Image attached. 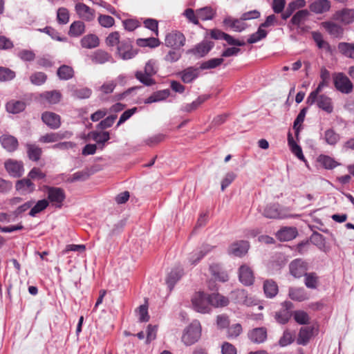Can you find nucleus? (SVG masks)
<instances>
[{
  "label": "nucleus",
  "mask_w": 354,
  "mask_h": 354,
  "mask_svg": "<svg viewBox=\"0 0 354 354\" xmlns=\"http://www.w3.org/2000/svg\"><path fill=\"white\" fill-rule=\"evenodd\" d=\"M8 112L16 114L23 111L26 108V103L19 100H11L6 106Z\"/></svg>",
  "instance_id": "43"
},
{
  "label": "nucleus",
  "mask_w": 354,
  "mask_h": 354,
  "mask_svg": "<svg viewBox=\"0 0 354 354\" xmlns=\"http://www.w3.org/2000/svg\"><path fill=\"white\" fill-rule=\"evenodd\" d=\"M214 46V44L213 41L205 40L198 44L195 48L192 50V52L194 55L203 57L209 52Z\"/></svg>",
  "instance_id": "30"
},
{
  "label": "nucleus",
  "mask_w": 354,
  "mask_h": 354,
  "mask_svg": "<svg viewBox=\"0 0 354 354\" xmlns=\"http://www.w3.org/2000/svg\"><path fill=\"white\" fill-rule=\"evenodd\" d=\"M46 80L47 75L43 72H36L30 76L31 83L37 86L44 84Z\"/></svg>",
  "instance_id": "62"
},
{
  "label": "nucleus",
  "mask_w": 354,
  "mask_h": 354,
  "mask_svg": "<svg viewBox=\"0 0 354 354\" xmlns=\"http://www.w3.org/2000/svg\"><path fill=\"white\" fill-rule=\"evenodd\" d=\"M289 270L294 277L300 278L307 273L308 263L301 259H295L289 264Z\"/></svg>",
  "instance_id": "10"
},
{
  "label": "nucleus",
  "mask_w": 354,
  "mask_h": 354,
  "mask_svg": "<svg viewBox=\"0 0 354 354\" xmlns=\"http://www.w3.org/2000/svg\"><path fill=\"white\" fill-rule=\"evenodd\" d=\"M182 81L188 84L194 80L198 75V70L192 67H189L180 73Z\"/></svg>",
  "instance_id": "39"
},
{
  "label": "nucleus",
  "mask_w": 354,
  "mask_h": 354,
  "mask_svg": "<svg viewBox=\"0 0 354 354\" xmlns=\"http://www.w3.org/2000/svg\"><path fill=\"white\" fill-rule=\"evenodd\" d=\"M75 11L78 16L82 19L91 21L95 19V10L91 8L83 3H78L75 5Z\"/></svg>",
  "instance_id": "17"
},
{
  "label": "nucleus",
  "mask_w": 354,
  "mask_h": 354,
  "mask_svg": "<svg viewBox=\"0 0 354 354\" xmlns=\"http://www.w3.org/2000/svg\"><path fill=\"white\" fill-rule=\"evenodd\" d=\"M185 35L179 31H172L168 33L165 39V45L174 49H178L185 44Z\"/></svg>",
  "instance_id": "7"
},
{
  "label": "nucleus",
  "mask_w": 354,
  "mask_h": 354,
  "mask_svg": "<svg viewBox=\"0 0 354 354\" xmlns=\"http://www.w3.org/2000/svg\"><path fill=\"white\" fill-rule=\"evenodd\" d=\"M92 62L97 64H103L110 62L111 56L106 52L103 50H97L91 56Z\"/></svg>",
  "instance_id": "42"
},
{
  "label": "nucleus",
  "mask_w": 354,
  "mask_h": 354,
  "mask_svg": "<svg viewBox=\"0 0 354 354\" xmlns=\"http://www.w3.org/2000/svg\"><path fill=\"white\" fill-rule=\"evenodd\" d=\"M156 73L155 64L150 60L146 64L144 72L137 71L135 76L143 84L151 86L156 84V81L151 78V76Z\"/></svg>",
  "instance_id": "5"
},
{
  "label": "nucleus",
  "mask_w": 354,
  "mask_h": 354,
  "mask_svg": "<svg viewBox=\"0 0 354 354\" xmlns=\"http://www.w3.org/2000/svg\"><path fill=\"white\" fill-rule=\"evenodd\" d=\"M295 339V333L290 330H286L279 339L281 346H286L292 344Z\"/></svg>",
  "instance_id": "57"
},
{
  "label": "nucleus",
  "mask_w": 354,
  "mask_h": 354,
  "mask_svg": "<svg viewBox=\"0 0 354 354\" xmlns=\"http://www.w3.org/2000/svg\"><path fill=\"white\" fill-rule=\"evenodd\" d=\"M321 25L333 37L339 38L343 35L344 29L335 23L324 21Z\"/></svg>",
  "instance_id": "26"
},
{
  "label": "nucleus",
  "mask_w": 354,
  "mask_h": 354,
  "mask_svg": "<svg viewBox=\"0 0 354 354\" xmlns=\"http://www.w3.org/2000/svg\"><path fill=\"white\" fill-rule=\"evenodd\" d=\"M209 97L208 95H204L199 96L196 100L193 101L190 104H187L182 106L181 111L183 112L190 113L198 108V106L207 100Z\"/></svg>",
  "instance_id": "40"
},
{
  "label": "nucleus",
  "mask_w": 354,
  "mask_h": 354,
  "mask_svg": "<svg viewBox=\"0 0 354 354\" xmlns=\"http://www.w3.org/2000/svg\"><path fill=\"white\" fill-rule=\"evenodd\" d=\"M209 270L216 279L222 282L228 281L229 277L227 273L223 271L218 265H211L209 266Z\"/></svg>",
  "instance_id": "45"
},
{
  "label": "nucleus",
  "mask_w": 354,
  "mask_h": 354,
  "mask_svg": "<svg viewBox=\"0 0 354 354\" xmlns=\"http://www.w3.org/2000/svg\"><path fill=\"white\" fill-rule=\"evenodd\" d=\"M276 25H277V17L274 14L268 16L266 21L259 26L257 31L250 36L248 43L254 44L266 37L268 32L263 28Z\"/></svg>",
  "instance_id": "2"
},
{
  "label": "nucleus",
  "mask_w": 354,
  "mask_h": 354,
  "mask_svg": "<svg viewBox=\"0 0 354 354\" xmlns=\"http://www.w3.org/2000/svg\"><path fill=\"white\" fill-rule=\"evenodd\" d=\"M312 37L319 48H324L327 51L330 50V44L323 39L322 33L319 32H313Z\"/></svg>",
  "instance_id": "55"
},
{
  "label": "nucleus",
  "mask_w": 354,
  "mask_h": 354,
  "mask_svg": "<svg viewBox=\"0 0 354 354\" xmlns=\"http://www.w3.org/2000/svg\"><path fill=\"white\" fill-rule=\"evenodd\" d=\"M212 247L209 245H204L202 246L201 250L198 252L192 253L189 257V261L192 264L198 262L205 254H207L212 250Z\"/></svg>",
  "instance_id": "51"
},
{
  "label": "nucleus",
  "mask_w": 354,
  "mask_h": 354,
  "mask_svg": "<svg viewBox=\"0 0 354 354\" xmlns=\"http://www.w3.org/2000/svg\"><path fill=\"white\" fill-rule=\"evenodd\" d=\"M227 330V337L228 339H235L238 337L243 332V328L241 324H234L229 326Z\"/></svg>",
  "instance_id": "56"
},
{
  "label": "nucleus",
  "mask_w": 354,
  "mask_h": 354,
  "mask_svg": "<svg viewBox=\"0 0 354 354\" xmlns=\"http://www.w3.org/2000/svg\"><path fill=\"white\" fill-rule=\"evenodd\" d=\"M331 8V3L329 0H317L309 6L311 12L315 14H323L328 12Z\"/></svg>",
  "instance_id": "21"
},
{
  "label": "nucleus",
  "mask_w": 354,
  "mask_h": 354,
  "mask_svg": "<svg viewBox=\"0 0 354 354\" xmlns=\"http://www.w3.org/2000/svg\"><path fill=\"white\" fill-rule=\"evenodd\" d=\"M45 189L48 202L51 203L55 207L61 208L66 198L64 190L61 187L50 186H46Z\"/></svg>",
  "instance_id": "4"
},
{
  "label": "nucleus",
  "mask_w": 354,
  "mask_h": 354,
  "mask_svg": "<svg viewBox=\"0 0 354 354\" xmlns=\"http://www.w3.org/2000/svg\"><path fill=\"white\" fill-rule=\"evenodd\" d=\"M2 147L9 152L15 151L19 145L17 139L10 135H3L0 137Z\"/></svg>",
  "instance_id": "24"
},
{
  "label": "nucleus",
  "mask_w": 354,
  "mask_h": 354,
  "mask_svg": "<svg viewBox=\"0 0 354 354\" xmlns=\"http://www.w3.org/2000/svg\"><path fill=\"white\" fill-rule=\"evenodd\" d=\"M4 167L9 175L14 178H19L24 173V163L20 160L8 159L4 162Z\"/></svg>",
  "instance_id": "8"
},
{
  "label": "nucleus",
  "mask_w": 354,
  "mask_h": 354,
  "mask_svg": "<svg viewBox=\"0 0 354 354\" xmlns=\"http://www.w3.org/2000/svg\"><path fill=\"white\" fill-rule=\"evenodd\" d=\"M196 14L198 18L203 21L211 20L214 17L216 10L210 6H206L196 10Z\"/></svg>",
  "instance_id": "47"
},
{
  "label": "nucleus",
  "mask_w": 354,
  "mask_h": 354,
  "mask_svg": "<svg viewBox=\"0 0 354 354\" xmlns=\"http://www.w3.org/2000/svg\"><path fill=\"white\" fill-rule=\"evenodd\" d=\"M339 53L344 56L354 59V44L340 42L337 45Z\"/></svg>",
  "instance_id": "38"
},
{
  "label": "nucleus",
  "mask_w": 354,
  "mask_h": 354,
  "mask_svg": "<svg viewBox=\"0 0 354 354\" xmlns=\"http://www.w3.org/2000/svg\"><path fill=\"white\" fill-rule=\"evenodd\" d=\"M250 248L249 243L246 241H236L231 244L228 252L236 257H242L245 255Z\"/></svg>",
  "instance_id": "19"
},
{
  "label": "nucleus",
  "mask_w": 354,
  "mask_h": 354,
  "mask_svg": "<svg viewBox=\"0 0 354 354\" xmlns=\"http://www.w3.org/2000/svg\"><path fill=\"white\" fill-rule=\"evenodd\" d=\"M26 150L28 157L30 160L38 161L42 154V149L35 144H27Z\"/></svg>",
  "instance_id": "34"
},
{
  "label": "nucleus",
  "mask_w": 354,
  "mask_h": 354,
  "mask_svg": "<svg viewBox=\"0 0 354 354\" xmlns=\"http://www.w3.org/2000/svg\"><path fill=\"white\" fill-rule=\"evenodd\" d=\"M333 82L335 88L344 94H349L353 90V84L343 73L333 74Z\"/></svg>",
  "instance_id": "6"
},
{
  "label": "nucleus",
  "mask_w": 354,
  "mask_h": 354,
  "mask_svg": "<svg viewBox=\"0 0 354 354\" xmlns=\"http://www.w3.org/2000/svg\"><path fill=\"white\" fill-rule=\"evenodd\" d=\"M317 162L326 169H333L339 165L333 158L322 154L318 156Z\"/></svg>",
  "instance_id": "48"
},
{
  "label": "nucleus",
  "mask_w": 354,
  "mask_h": 354,
  "mask_svg": "<svg viewBox=\"0 0 354 354\" xmlns=\"http://www.w3.org/2000/svg\"><path fill=\"white\" fill-rule=\"evenodd\" d=\"M263 290L267 297L273 298L278 293V286L272 279H267L263 283Z\"/></svg>",
  "instance_id": "33"
},
{
  "label": "nucleus",
  "mask_w": 354,
  "mask_h": 354,
  "mask_svg": "<svg viewBox=\"0 0 354 354\" xmlns=\"http://www.w3.org/2000/svg\"><path fill=\"white\" fill-rule=\"evenodd\" d=\"M306 111L307 108L302 109L294 122L293 129L295 131L296 136L299 135L301 124L304 122L306 116Z\"/></svg>",
  "instance_id": "61"
},
{
  "label": "nucleus",
  "mask_w": 354,
  "mask_h": 354,
  "mask_svg": "<svg viewBox=\"0 0 354 354\" xmlns=\"http://www.w3.org/2000/svg\"><path fill=\"white\" fill-rule=\"evenodd\" d=\"M313 336V328L310 327H301L299 330L297 343L299 345H306Z\"/></svg>",
  "instance_id": "31"
},
{
  "label": "nucleus",
  "mask_w": 354,
  "mask_h": 354,
  "mask_svg": "<svg viewBox=\"0 0 354 354\" xmlns=\"http://www.w3.org/2000/svg\"><path fill=\"white\" fill-rule=\"evenodd\" d=\"M211 37L214 39H223L227 41L229 45L243 46L245 44V41H240L233 38L231 35L225 33L218 29H213L210 32Z\"/></svg>",
  "instance_id": "14"
},
{
  "label": "nucleus",
  "mask_w": 354,
  "mask_h": 354,
  "mask_svg": "<svg viewBox=\"0 0 354 354\" xmlns=\"http://www.w3.org/2000/svg\"><path fill=\"white\" fill-rule=\"evenodd\" d=\"M57 74L59 79L68 80L73 77L74 71L73 68L69 66L62 65L58 68Z\"/></svg>",
  "instance_id": "53"
},
{
  "label": "nucleus",
  "mask_w": 354,
  "mask_h": 354,
  "mask_svg": "<svg viewBox=\"0 0 354 354\" xmlns=\"http://www.w3.org/2000/svg\"><path fill=\"white\" fill-rule=\"evenodd\" d=\"M304 283L310 289H315L319 284V277L315 272L306 273L305 275Z\"/></svg>",
  "instance_id": "54"
},
{
  "label": "nucleus",
  "mask_w": 354,
  "mask_h": 354,
  "mask_svg": "<svg viewBox=\"0 0 354 354\" xmlns=\"http://www.w3.org/2000/svg\"><path fill=\"white\" fill-rule=\"evenodd\" d=\"M183 274V270L180 268H176L170 272L166 279L167 284L170 290H171L176 283L182 277Z\"/></svg>",
  "instance_id": "32"
},
{
  "label": "nucleus",
  "mask_w": 354,
  "mask_h": 354,
  "mask_svg": "<svg viewBox=\"0 0 354 354\" xmlns=\"http://www.w3.org/2000/svg\"><path fill=\"white\" fill-rule=\"evenodd\" d=\"M57 20L59 24H66L69 21V12L67 8L62 7L57 10Z\"/></svg>",
  "instance_id": "63"
},
{
  "label": "nucleus",
  "mask_w": 354,
  "mask_h": 354,
  "mask_svg": "<svg viewBox=\"0 0 354 354\" xmlns=\"http://www.w3.org/2000/svg\"><path fill=\"white\" fill-rule=\"evenodd\" d=\"M288 143L292 153H294L299 160L305 161V157L303 154L302 149L294 140L290 132H288Z\"/></svg>",
  "instance_id": "37"
},
{
  "label": "nucleus",
  "mask_w": 354,
  "mask_h": 354,
  "mask_svg": "<svg viewBox=\"0 0 354 354\" xmlns=\"http://www.w3.org/2000/svg\"><path fill=\"white\" fill-rule=\"evenodd\" d=\"M224 24L229 26L234 31L241 32L245 29L247 25L243 21L240 19H234L231 17H228L224 19Z\"/></svg>",
  "instance_id": "46"
},
{
  "label": "nucleus",
  "mask_w": 354,
  "mask_h": 354,
  "mask_svg": "<svg viewBox=\"0 0 354 354\" xmlns=\"http://www.w3.org/2000/svg\"><path fill=\"white\" fill-rule=\"evenodd\" d=\"M81 46L85 48H93L99 45V38L93 34H89L82 37Z\"/></svg>",
  "instance_id": "44"
},
{
  "label": "nucleus",
  "mask_w": 354,
  "mask_h": 354,
  "mask_svg": "<svg viewBox=\"0 0 354 354\" xmlns=\"http://www.w3.org/2000/svg\"><path fill=\"white\" fill-rule=\"evenodd\" d=\"M209 299L210 307H225L229 304L228 298L219 293L210 294Z\"/></svg>",
  "instance_id": "29"
},
{
  "label": "nucleus",
  "mask_w": 354,
  "mask_h": 354,
  "mask_svg": "<svg viewBox=\"0 0 354 354\" xmlns=\"http://www.w3.org/2000/svg\"><path fill=\"white\" fill-rule=\"evenodd\" d=\"M136 44L141 47H150L156 48L158 47L160 42L158 39L155 37H149L146 39H137Z\"/></svg>",
  "instance_id": "58"
},
{
  "label": "nucleus",
  "mask_w": 354,
  "mask_h": 354,
  "mask_svg": "<svg viewBox=\"0 0 354 354\" xmlns=\"http://www.w3.org/2000/svg\"><path fill=\"white\" fill-rule=\"evenodd\" d=\"M40 97L48 103L55 104L58 103L62 97V94L58 91H45L40 94Z\"/></svg>",
  "instance_id": "41"
},
{
  "label": "nucleus",
  "mask_w": 354,
  "mask_h": 354,
  "mask_svg": "<svg viewBox=\"0 0 354 354\" xmlns=\"http://www.w3.org/2000/svg\"><path fill=\"white\" fill-rule=\"evenodd\" d=\"M42 121L50 129H57L61 125V118L59 115L46 111L41 115Z\"/></svg>",
  "instance_id": "18"
},
{
  "label": "nucleus",
  "mask_w": 354,
  "mask_h": 354,
  "mask_svg": "<svg viewBox=\"0 0 354 354\" xmlns=\"http://www.w3.org/2000/svg\"><path fill=\"white\" fill-rule=\"evenodd\" d=\"M263 215L271 219H281L286 217V214L279 207V205L270 204L268 205L263 211Z\"/></svg>",
  "instance_id": "16"
},
{
  "label": "nucleus",
  "mask_w": 354,
  "mask_h": 354,
  "mask_svg": "<svg viewBox=\"0 0 354 354\" xmlns=\"http://www.w3.org/2000/svg\"><path fill=\"white\" fill-rule=\"evenodd\" d=\"M90 138L97 142L101 149H104L105 143L110 139L108 131H93L89 133Z\"/></svg>",
  "instance_id": "28"
},
{
  "label": "nucleus",
  "mask_w": 354,
  "mask_h": 354,
  "mask_svg": "<svg viewBox=\"0 0 354 354\" xmlns=\"http://www.w3.org/2000/svg\"><path fill=\"white\" fill-rule=\"evenodd\" d=\"M306 4L305 0H295L290 2L286 10L281 14V18L286 20L296 10L305 7Z\"/></svg>",
  "instance_id": "27"
},
{
  "label": "nucleus",
  "mask_w": 354,
  "mask_h": 354,
  "mask_svg": "<svg viewBox=\"0 0 354 354\" xmlns=\"http://www.w3.org/2000/svg\"><path fill=\"white\" fill-rule=\"evenodd\" d=\"M49 205V202L46 199L39 200L37 203L31 208L29 215L31 216H35L37 214L44 210Z\"/></svg>",
  "instance_id": "59"
},
{
  "label": "nucleus",
  "mask_w": 354,
  "mask_h": 354,
  "mask_svg": "<svg viewBox=\"0 0 354 354\" xmlns=\"http://www.w3.org/2000/svg\"><path fill=\"white\" fill-rule=\"evenodd\" d=\"M297 230L295 227H284L277 233V237L281 241H289L297 236Z\"/></svg>",
  "instance_id": "22"
},
{
  "label": "nucleus",
  "mask_w": 354,
  "mask_h": 354,
  "mask_svg": "<svg viewBox=\"0 0 354 354\" xmlns=\"http://www.w3.org/2000/svg\"><path fill=\"white\" fill-rule=\"evenodd\" d=\"M85 31V25L81 21L73 22L69 28L68 35L71 37H79Z\"/></svg>",
  "instance_id": "50"
},
{
  "label": "nucleus",
  "mask_w": 354,
  "mask_h": 354,
  "mask_svg": "<svg viewBox=\"0 0 354 354\" xmlns=\"http://www.w3.org/2000/svg\"><path fill=\"white\" fill-rule=\"evenodd\" d=\"M170 92L168 89L158 91L153 93L149 97L145 99V104H151L160 102L167 99L169 96Z\"/></svg>",
  "instance_id": "36"
},
{
  "label": "nucleus",
  "mask_w": 354,
  "mask_h": 354,
  "mask_svg": "<svg viewBox=\"0 0 354 354\" xmlns=\"http://www.w3.org/2000/svg\"><path fill=\"white\" fill-rule=\"evenodd\" d=\"M248 339L254 344H263L268 338V331L266 327L254 328L248 333Z\"/></svg>",
  "instance_id": "12"
},
{
  "label": "nucleus",
  "mask_w": 354,
  "mask_h": 354,
  "mask_svg": "<svg viewBox=\"0 0 354 354\" xmlns=\"http://www.w3.org/2000/svg\"><path fill=\"white\" fill-rule=\"evenodd\" d=\"M289 297L295 301H302L308 298V295L303 288H290Z\"/></svg>",
  "instance_id": "35"
},
{
  "label": "nucleus",
  "mask_w": 354,
  "mask_h": 354,
  "mask_svg": "<svg viewBox=\"0 0 354 354\" xmlns=\"http://www.w3.org/2000/svg\"><path fill=\"white\" fill-rule=\"evenodd\" d=\"M240 281L245 286H250L254 281V272L252 268L246 265H242L239 269Z\"/></svg>",
  "instance_id": "15"
},
{
  "label": "nucleus",
  "mask_w": 354,
  "mask_h": 354,
  "mask_svg": "<svg viewBox=\"0 0 354 354\" xmlns=\"http://www.w3.org/2000/svg\"><path fill=\"white\" fill-rule=\"evenodd\" d=\"M309 11L306 9L300 10L297 11L292 17L290 20V23L292 25L299 26L302 23H304L309 16Z\"/></svg>",
  "instance_id": "49"
},
{
  "label": "nucleus",
  "mask_w": 354,
  "mask_h": 354,
  "mask_svg": "<svg viewBox=\"0 0 354 354\" xmlns=\"http://www.w3.org/2000/svg\"><path fill=\"white\" fill-rule=\"evenodd\" d=\"M294 319L299 324H307L309 323V316L304 310H296L293 313Z\"/></svg>",
  "instance_id": "64"
},
{
  "label": "nucleus",
  "mask_w": 354,
  "mask_h": 354,
  "mask_svg": "<svg viewBox=\"0 0 354 354\" xmlns=\"http://www.w3.org/2000/svg\"><path fill=\"white\" fill-rule=\"evenodd\" d=\"M324 139L328 145H335L339 140L340 136L333 129H330L325 131Z\"/></svg>",
  "instance_id": "60"
},
{
  "label": "nucleus",
  "mask_w": 354,
  "mask_h": 354,
  "mask_svg": "<svg viewBox=\"0 0 354 354\" xmlns=\"http://www.w3.org/2000/svg\"><path fill=\"white\" fill-rule=\"evenodd\" d=\"M201 325L197 320L193 321L183 330L181 341L185 346L196 343L201 337Z\"/></svg>",
  "instance_id": "1"
},
{
  "label": "nucleus",
  "mask_w": 354,
  "mask_h": 354,
  "mask_svg": "<svg viewBox=\"0 0 354 354\" xmlns=\"http://www.w3.org/2000/svg\"><path fill=\"white\" fill-rule=\"evenodd\" d=\"M334 19L340 21L344 24H349L354 21V10L344 8L334 15Z\"/></svg>",
  "instance_id": "23"
},
{
  "label": "nucleus",
  "mask_w": 354,
  "mask_h": 354,
  "mask_svg": "<svg viewBox=\"0 0 354 354\" xmlns=\"http://www.w3.org/2000/svg\"><path fill=\"white\" fill-rule=\"evenodd\" d=\"M328 84L329 80L324 81L322 80L319 84H318L317 88L315 91H312L308 96L306 99V104H308L309 106L313 105V102L316 100L315 97L317 96V94H319L324 87L328 86Z\"/></svg>",
  "instance_id": "52"
},
{
  "label": "nucleus",
  "mask_w": 354,
  "mask_h": 354,
  "mask_svg": "<svg viewBox=\"0 0 354 354\" xmlns=\"http://www.w3.org/2000/svg\"><path fill=\"white\" fill-rule=\"evenodd\" d=\"M118 53L122 59H129L137 55V50H133L132 41L129 39H123L117 48Z\"/></svg>",
  "instance_id": "9"
},
{
  "label": "nucleus",
  "mask_w": 354,
  "mask_h": 354,
  "mask_svg": "<svg viewBox=\"0 0 354 354\" xmlns=\"http://www.w3.org/2000/svg\"><path fill=\"white\" fill-rule=\"evenodd\" d=\"M16 190L21 194L32 193L35 190V185L28 177L19 180L15 184Z\"/></svg>",
  "instance_id": "20"
},
{
  "label": "nucleus",
  "mask_w": 354,
  "mask_h": 354,
  "mask_svg": "<svg viewBox=\"0 0 354 354\" xmlns=\"http://www.w3.org/2000/svg\"><path fill=\"white\" fill-rule=\"evenodd\" d=\"M315 99L316 100L313 102V104L316 103L319 109L328 114L333 112L334 106L331 97L325 94H317Z\"/></svg>",
  "instance_id": "13"
},
{
  "label": "nucleus",
  "mask_w": 354,
  "mask_h": 354,
  "mask_svg": "<svg viewBox=\"0 0 354 354\" xmlns=\"http://www.w3.org/2000/svg\"><path fill=\"white\" fill-rule=\"evenodd\" d=\"M72 135L70 132L64 133H49L41 136L39 141L41 143H51L57 142L64 138H69Z\"/></svg>",
  "instance_id": "25"
},
{
  "label": "nucleus",
  "mask_w": 354,
  "mask_h": 354,
  "mask_svg": "<svg viewBox=\"0 0 354 354\" xmlns=\"http://www.w3.org/2000/svg\"><path fill=\"white\" fill-rule=\"evenodd\" d=\"M282 308L275 313V319L281 324H286L292 316L291 310L293 308L292 302L286 301L282 303Z\"/></svg>",
  "instance_id": "11"
},
{
  "label": "nucleus",
  "mask_w": 354,
  "mask_h": 354,
  "mask_svg": "<svg viewBox=\"0 0 354 354\" xmlns=\"http://www.w3.org/2000/svg\"><path fill=\"white\" fill-rule=\"evenodd\" d=\"M209 298V294H206L203 292H196L192 298V303L194 310L201 313H209L211 307Z\"/></svg>",
  "instance_id": "3"
}]
</instances>
